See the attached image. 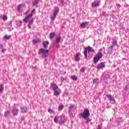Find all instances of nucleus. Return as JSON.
Here are the masks:
<instances>
[{
    "instance_id": "nucleus-23",
    "label": "nucleus",
    "mask_w": 129,
    "mask_h": 129,
    "mask_svg": "<svg viewBox=\"0 0 129 129\" xmlns=\"http://www.w3.org/2000/svg\"><path fill=\"white\" fill-rule=\"evenodd\" d=\"M11 35H5L4 37V38L5 39V40H9V39H11Z\"/></svg>"
},
{
    "instance_id": "nucleus-26",
    "label": "nucleus",
    "mask_w": 129,
    "mask_h": 129,
    "mask_svg": "<svg viewBox=\"0 0 129 129\" xmlns=\"http://www.w3.org/2000/svg\"><path fill=\"white\" fill-rule=\"evenodd\" d=\"M117 43V41L116 40H114L111 47H112V48H113V47H115V45H116Z\"/></svg>"
},
{
    "instance_id": "nucleus-42",
    "label": "nucleus",
    "mask_w": 129,
    "mask_h": 129,
    "mask_svg": "<svg viewBox=\"0 0 129 129\" xmlns=\"http://www.w3.org/2000/svg\"><path fill=\"white\" fill-rule=\"evenodd\" d=\"M70 117H71L72 118H73L74 117L73 116V113H70Z\"/></svg>"
},
{
    "instance_id": "nucleus-14",
    "label": "nucleus",
    "mask_w": 129,
    "mask_h": 129,
    "mask_svg": "<svg viewBox=\"0 0 129 129\" xmlns=\"http://www.w3.org/2000/svg\"><path fill=\"white\" fill-rule=\"evenodd\" d=\"M107 97L108 98V99H109L110 101H113L114 102H115V100L113 99V97L111 95H107Z\"/></svg>"
},
{
    "instance_id": "nucleus-46",
    "label": "nucleus",
    "mask_w": 129,
    "mask_h": 129,
    "mask_svg": "<svg viewBox=\"0 0 129 129\" xmlns=\"http://www.w3.org/2000/svg\"><path fill=\"white\" fill-rule=\"evenodd\" d=\"M5 52H6V49H3L2 50V53H4Z\"/></svg>"
},
{
    "instance_id": "nucleus-44",
    "label": "nucleus",
    "mask_w": 129,
    "mask_h": 129,
    "mask_svg": "<svg viewBox=\"0 0 129 129\" xmlns=\"http://www.w3.org/2000/svg\"><path fill=\"white\" fill-rule=\"evenodd\" d=\"M93 83H97V79H94L93 80Z\"/></svg>"
},
{
    "instance_id": "nucleus-4",
    "label": "nucleus",
    "mask_w": 129,
    "mask_h": 129,
    "mask_svg": "<svg viewBox=\"0 0 129 129\" xmlns=\"http://www.w3.org/2000/svg\"><path fill=\"white\" fill-rule=\"evenodd\" d=\"M80 115L83 117V118H87V117L90 116V112H89V109H85L84 110V112L81 113Z\"/></svg>"
},
{
    "instance_id": "nucleus-21",
    "label": "nucleus",
    "mask_w": 129,
    "mask_h": 129,
    "mask_svg": "<svg viewBox=\"0 0 129 129\" xmlns=\"http://www.w3.org/2000/svg\"><path fill=\"white\" fill-rule=\"evenodd\" d=\"M32 42L34 43V44H36V43L40 42V39L39 38H36L35 39L32 40Z\"/></svg>"
},
{
    "instance_id": "nucleus-25",
    "label": "nucleus",
    "mask_w": 129,
    "mask_h": 129,
    "mask_svg": "<svg viewBox=\"0 0 129 129\" xmlns=\"http://www.w3.org/2000/svg\"><path fill=\"white\" fill-rule=\"evenodd\" d=\"M4 84H1V88H0V93H1L2 92H3V91H4Z\"/></svg>"
},
{
    "instance_id": "nucleus-2",
    "label": "nucleus",
    "mask_w": 129,
    "mask_h": 129,
    "mask_svg": "<svg viewBox=\"0 0 129 129\" xmlns=\"http://www.w3.org/2000/svg\"><path fill=\"white\" fill-rule=\"evenodd\" d=\"M49 50H45L44 48H41L39 49V54H41V53H42V58L45 59V61L47 60V58H48V56H49L48 53Z\"/></svg>"
},
{
    "instance_id": "nucleus-39",
    "label": "nucleus",
    "mask_w": 129,
    "mask_h": 129,
    "mask_svg": "<svg viewBox=\"0 0 129 129\" xmlns=\"http://www.w3.org/2000/svg\"><path fill=\"white\" fill-rule=\"evenodd\" d=\"M19 27H21L22 26V24H23V22H22V21L19 20Z\"/></svg>"
},
{
    "instance_id": "nucleus-8",
    "label": "nucleus",
    "mask_w": 129,
    "mask_h": 129,
    "mask_svg": "<svg viewBox=\"0 0 129 129\" xmlns=\"http://www.w3.org/2000/svg\"><path fill=\"white\" fill-rule=\"evenodd\" d=\"M32 15H27L25 19H23V22H24L25 23H28V22H29V21H30L31 19H32Z\"/></svg>"
},
{
    "instance_id": "nucleus-31",
    "label": "nucleus",
    "mask_w": 129,
    "mask_h": 129,
    "mask_svg": "<svg viewBox=\"0 0 129 129\" xmlns=\"http://www.w3.org/2000/svg\"><path fill=\"white\" fill-rule=\"evenodd\" d=\"M3 21H7L8 20V16L4 15L2 17Z\"/></svg>"
},
{
    "instance_id": "nucleus-47",
    "label": "nucleus",
    "mask_w": 129,
    "mask_h": 129,
    "mask_svg": "<svg viewBox=\"0 0 129 129\" xmlns=\"http://www.w3.org/2000/svg\"><path fill=\"white\" fill-rule=\"evenodd\" d=\"M12 21H10V22L9 24L10 26V27H12Z\"/></svg>"
},
{
    "instance_id": "nucleus-16",
    "label": "nucleus",
    "mask_w": 129,
    "mask_h": 129,
    "mask_svg": "<svg viewBox=\"0 0 129 129\" xmlns=\"http://www.w3.org/2000/svg\"><path fill=\"white\" fill-rule=\"evenodd\" d=\"M65 121V116L64 115H61L60 116V124H63Z\"/></svg>"
},
{
    "instance_id": "nucleus-19",
    "label": "nucleus",
    "mask_w": 129,
    "mask_h": 129,
    "mask_svg": "<svg viewBox=\"0 0 129 129\" xmlns=\"http://www.w3.org/2000/svg\"><path fill=\"white\" fill-rule=\"evenodd\" d=\"M55 37V33L51 32L49 35V38L50 40H53V38H54Z\"/></svg>"
},
{
    "instance_id": "nucleus-41",
    "label": "nucleus",
    "mask_w": 129,
    "mask_h": 129,
    "mask_svg": "<svg viewBox=\"0 0 129 129\" xmlns=\"http://www.w3.org/2000/svg\"><path fill=\"white\" fill-rule=\"evenodd\" d=\"M116 7L118 8V9H119V8H120V5L118 4H116Z\"/></svg>"
},
{
    "instance_id": "nucleus-52",
    "label": "nucleus",
    "mask_w": 129,
    "mask_h": 129,
    "mask_svg": "<svg viewBox=\"0 0 129 129\" xmlns=\"http://www.w3.org/2000/svg\"><path fill=\"white\" fill-rule=\"evenodd\" d=\"M120 122H122V121H123V120H121V121H120Z\"/></svg>"
},
{
    "instance_id": "nucleus-22",
    "label": "nucleus",
    "mask_w": 129,
    "mask_h": 129,
    "mask_svg": "<svg viewBox=\"0 0 129 129\" xmlns=\"http://www.w3.org/2000/svg\"><path fill=\"white\" fill-rule=\"evenodd\" d=\"M59 95H60V93H59L57 90L54 91L53 93V95H54L55 96H58Z\"/></svg>"
},
{
    "instance_id": "nucleus-3",
    "label": "nucleus",
    "mask_w": 129,
    "mask_h": 129,
    "mask_svg": "<svg viewBox=\"0 0 129 129\" xmlns=\"http://www.w3.org/2000/svg\"><path fill=\"white\" fill-rule=\"evenodd\" d=\"M87 52L88 53H90V52H92L93 53H94L95 52V50L92 48V47L90 46H88L87 47H86L85 48V50L84 51V54L85 57V59H88L87 58Z\"/></svg>"
},
{
    "instance_id": "nucleus-5",
    "label": "nucleus",
    "mask_w": 129,
    "mask_h": 129,
    "mask_svg": "<svg viewBox=\"0 0 129 129\" xmlns=\"http://www.w3.org/2000/svg\"><path fill=\"white\" fill-rule=\"evenodd\" d=\"M59 13V7H56L54 8L53 10V14L52 16L51 17V20L52 21H54L55 19H56V16L58 15Z\"/></svg>"
},
{
    "instance_id": "nucleus-43",
    "label": "nucleus",
    "mask_w": 129,
    "mask_h": 129,
    "mask_svg": "<svg viewBox=\"0 0 129 129\" xmlns=\"http://www.w3.org/2000/svg\"><path fill=\"white\" fill-rule=\"evenodd\" d=\"M102 127L101 125H98V127L97 128V129H102Z\"/></svg>"
},
{
    "instance_id": "nucleus-38",
    "label": "nucleus",
    "mask_w": 129,
    "mask_h": 129,
    "mask_svg": "<svg viewBox=\"0 0 129 129\" xmlns=\"http://www.w3.org/2000/svg\"><path fill=\"white\" fill-rule=\"evenodd\" d=\"M64 1L65 0H58V2L61 4V5H63Z\"/></svg>"
},
{
    "instance_id": "nucleus-1",
    "label": "nucleus",
    "mask_w": 129,
    "mask_h": 129,
    "mask_svg": "<svg viewBox=\"0 0 129 129\" xmlns=\"http://www.w3.org/2000/svg\"><path fill=\"white\" fill-rule=\"evenodd\" d=\"M103 49L102 48H101L99 50L97 54H96L93 58L94 63L95 64H96L99 60H100L102 58V56H103V54L101 52H100L101 51H102Z\"/></svg>"
},
{
    "instance_id": "nucleus-37",
    "label": "nucleus",
    "mask_w": 129,
    "mask_h": 129,
    "mask_svg": "<svg viewBox=\"0 0 129 129\" xmlns=\"http://www.w3.org/2000/svg\"><path fill=\"white\" fill-rule=\"evenodd\" d=\"M21 7H22V5H19L17 7V11H18V12H20L21 11Z\"/></svg>"
},
{
    "instance_id": "nucleus-9",
    "label": "nucleus",
    "mask_w": 129,
    "mask_h": 129,
    "mask_svg": "<svg viewBox=\"0 0 129 129\" xmlns=\"http://www.w3.org/2000/svg\"><path fill=\"white\" fill-rule=\"evenodd\" d=\"M104 67H105V65H104V62H101L97 66V69L98 70H100V69H102V68H104Z\"/></svg>"
},
{
    "instance_id": "nucleus-33",
    "label": "nucleus",
    "mask_w": 129,
    "mask_h": 129,
    "mask_svg": "<svg viewBox=\"0 0 129 129\" xmlns=\"http://www.w3.org/2000/svg\"><path fill=\"white\" fill-rule=\"evenodd\" d=\"M35 12H36V9H33L32 11H31V13L29 15H31V16L33 17V15L35 14Z\"/></svg>"
},
{
    "instance_id": "nucleus-55",
    "label": "nucleus",
    "mask_w": 129,
    "mask_h": 129,
    "mask_svg": "<svg viewBox=\"0 0 129 129\" xmlns=\"http://www.w3.org/2000/svg\"><path fill=\"white\" fill-rule=\"evenodd\" d=\"M119 119H120V118H121V117H120V118H119Z\"/></svg>"
},
{
    "instance_id": "nucleus-32",
    "label": "nucleus",
    "mask_w": 129,
    "mask_h": 129,
    "mask_svg": "<svg viewBox=\"0 0 129 129\" xmlns=\"http://www.w3.org/2000/svg\"><path fill=\"white\" fill-rule=\"evenodd\" d=\"M54 121L55 123H58V117L55 116L54 118Z\"/></svg>"
},
{
    "instance_id": "nucleus-54",
    "label": "nucleus",
    "mask_w": 129,
    "mask_h": 129,
    "mask_svg": "<svg viewBox=\"0 0 129 129\" xmlns=\"http://www.w3.org/2000/svg\"><path fill=\"white\" fill-rule=\"evenodd\" d=\"M12 30H14V28H12V29H11V31H12Z\"/></svg>"
},
{
    "instance_id": "nucleus-51",
    "label": "nucleus",
    "mask_w": 129,
    "mask_h": 129,
    "mask_svg": "<svg viewBox=\"0 0 129 129\" xmlns=\"http://www.w3.org/2000/svg\"><path fill=\"white\" fill-rule=\"evenodd\" d=\"M115 67H116L115 65H113V68H115Z\"/></svg>"
},
{
    "instance_id": "nucleus-10",
    "label": "nucleus",
    "mask_w": 129,
    "mask_h": 129,
    "mask_svg": "<svg viewBox=\"0 0 129 129\" xmlns=\"http://www.w3.org/2000/svg\"><path fill=\"white\" fill-rule=\"evenodd\" d=\"M88 24H89V22H85L81 24L80 27L83 28H85L88 26Z\"/></svg>"
},
{
    "instance_id": "nucleus-7",
    "label": "nucleus",
    "mask_w": 129,
    "mask_h": 129,
    "mask_svg": "<svg viewBox=\"0 0 129 129\" xmlns=\"http://www.w3.org/2000/svg\"><path fill=\"white\" fill-rule=\"evenodd\" d=\"M92 8H97V7H99V1H95L93 3H92Z\"/></svg>"
},
{
    "instance_id": "nucleus-18",
    "label": "nucleus",
    "mask_w": 129,
    "mask_h": 129,
    "mask_svg": "<svg viewBox=\"0 0 129 129\" xmlns=\"http://www.w3.org/2000/svg\"><path fill=\"white\" fill-rule=\"evenodd\" d=\"M107 53L109 55L112 54V46H110L107 49Z\"/></svg>"
},
{
    "instance_id": "nucleus-40",
    "label": "nucleus",
    "mask_w": 129,
    "mask_h": 129,
    "mask_svg": "<svg viewBox=\"0 0 129 129\" xmlns=\"http://www.w3.org/2000/svg\"><path fill=\"white\" fill-rule=\"evenodd\" d=\"M85 70H84V68H83L80 70V72H82V73H84V72H85Z\"/></svg>"
},
{
    "instance_id": "nucleus-49",
    "label": "nucleus",
    "mask_w": 129,
    "mask_h": 129,
    "mask_svg": "<svg viewBox=\"0 0 129 129\" xmlns=\"http://www.w3.org/2000/svg\"><path fill=\"white\" fill-rule=\"evenodd\" d=\"M124 90L125 91H127V90H128V89L126 87L125 88H124Z\"/></svg>"
},
{
    "instance_id": "nucleus-6",
    "label": "nucleus",
    "mask_w": 129,
    "mask_h": 129,
    "mask_svg": "<svg viewBox=\"0 0 129 129\" xmlns=\"http://www.w3.org/2000/svg\"><path fill=\"white\" fill-rule=\"evenodd\" d=\"M58 86H57V85H56V84L54 83H51L50 84V89H51V90H53V91L57 90H58Z\"/></svg>"
},
{
    "instance_id": "nucleus-15",
    "label": "nucleus",
    "mask_w": 129,
    "mask_h": 129,
    "mask_svg": "<svg viewBox=\"0 0 129 129\" xmlns=\"http://www.w3.org/2000/svg\"><path fill=\"white\" fill-rule=\"evenodd\" d=\"M13 114L14 115H18V113L19 112V109L18 108H13Z\"/></svg>"
},
{
    "instance_id": "nucleus-17",
    "label": "nucleus",
    "mask_w": 129,
    "mask_h": 129,
    "mask_svg": "<svg viewBox=\"0 0 129 129\" xmlns=\"http://www.w3.org/2000/svg\"><path fill=\"white\" fill-rule=\"evenodd\" d=\"M44 49H47L48 48V45H49V42L48 41H43L42 42Z\"/></svg>"
},
{
    "instance_id": "nucleus-12",
    "label": "nucleus",
    "mask_w": 129,
    "mask_h": 129,
    "mask_svg": "<svg viewBox=\"0 0 129 129\" xmlns=\"http://www.w3.org/2000/svg\"><path fill=\"white\" fill-rule=\"evenodd\" d=\"M21 111L23 113H26L28 111V108L26 106L21 107Z\"/></svg>"
},
{
    "instance_id": "nucleus-13",
    "label": "nucleus",
    "mask_w": 129,
    "mask_h": 129,
    "mask_svg": "<svg viewBox=\"0 0 129 129\" xmlns=\"http://www.w3.org/2000/svg\"><path fill=\"white\" fill-rule=\"evenodd\" d=\"M69 112L71 111H72V110H75L76 109V106H75V105L72 104L69 107Z\"/></svg>"
},
{
    "instance_id": "nucleus-30",
    "label": "nucleus",
    "mask_w": 129,
    "mask_h": 129,
    "mask_svg": "<svg viewBox=\"0 0 129 129\" xmlns=\"http://www.w3.org/2000/svg\"><path fill=\"white\" fill-rule=\"evenodd\" d=\"M71 79H72V80H74L75 81H76V80H77V77L75 76H73L71 77Z\"/></svg>"
},
{
    "instance_id": "nucleus-36",
    "label": "nucleus",
    "mask_w": 129,
    "mask_h": 129,
    "mask_svg": "<svg viewBox=\"0 0 129 129\" xmlns=\"http://www.w3.org/2000/svg\"><path fill=\"white\" fill-rule=\"evenodd\" d=\"M84 119H85V120H86L88 122H90V121H91V120H90V119L88 117Z\"/></svg>"
},
{
    "instance_id": "nucleus-53",
    "label": "nucleus",
    "mask_w": 129,
    "mask_h": 129,
    "mask_svg": "<svg viewBox=\"0 0 129 129\" xmlns=\"http://www.w3.org/2000/svg\"><path fill=\"white\" fill-rule=\"evenodd\" d=\"M28 14V12H26V15H27Z\"/></svg>"
},
{
    "instance_id": "nucleus-11",
    "label": "nucleus",
    "mask_w": 129,
    "mask_h": 129,
    "mask_svg": "<svg viewBox=\"0 0 129 129\" xmlns=\"http://www.w3.org/2000/svg\"><path fill=\"white\" fill-rule=\"evenodd\" d=\"M79 56H80V53H78L76 54L75 57V61L77 62H79V61H80V57H79Z\"/></svg>"
},
{
    "instance_id": "nucleus-20",
    "label": "nucleus",
    "mask_w": 129,
    "mask_h": 129,
    "mask_svg": "<svg viewBox=\"0 0 129 129\" xmlns=\"http://www.w3.org/2000/svg\"><path fill=\"white\" fill-rule=\"evenodd\" d=\"M61 37L59 36L58 37H56L55 39V42L56 43H60L61 42Z\"/></svg>"
},
{
    "instance_id": "nucleus-35",
    "label": "nucleus",
    "mask_w": 129,
    "mask_h": 129,
    "mask_svg": "<svg viewBox=\"0 0 129 129\" xmlns=\"http://www.w3.org/2000/svg\"><path fill=\"white\" fill-rule=\"evenodd\" d=\"M48 112H49V113H53V114H55V112L52 110V109H48Z\"/></svg>"
},
{
    "instance_id": "nucleus-34",
    "label": "nucleus",
    "mask_w": 129,
    "mask_h": 129,
    "mask_svg": "<svg viewBox=\"0 0 129 129\" xmlns=\"http://www.w3.org/2000/svg\"><path fill=\"white\" fill-rule=\"evenodd\" d=\"M54 46L55 47H56V48H60V44H59L58 43L55 42L54 44Z\"/></svg>"
},
{
    "instance_id": "nucleus-29",
    "label": "nucleus",
    "mask_w": 129,
    "mask_h": 129,
    "mask_svg": "<svg viewBox=\"0 0 129 129\" xmlns=\"http://www.w3.org/2000/svg\"><path fill=\"white\" fill-rule=\"evenodd\" d=\"M40 0H35L34 1V3L33 4V6H37V5H38V4H39V1Z\"/></svg>"
},
{
    "instance_id": "nucleus-48",
    "label": "nucleus",
    "mask_w": 129,
    "mask_h": 129,
    "mask_svg": "<svg viewBox=\"0 0 129 129\" xmlns=\"http://www.w3.org/2000/svg\"><path fill=\"white\" fill-rule=\"evenodd\" d=\"M3 47H4V45L3 44H1L0 45V49H3Z\"/></svg>"
},
{
    "instance_id": "nucleus-50",
    "label": "nucleus",
    "mask_w": 129,
    "mask_h": 129,
    "mask_svg": "<svg viewBox=\"0 0 129 129\" xmlns=\"http://www.w3.org/2000/svg\"><path fill=\"white\" fill-rule=\"evenodd\" d=\"M31 24H28V28L29 29H31Z\"/></svg>"
},
{
    "instance_id": "nucleus-28",
    "label": "nucleus",
    "mask_w": 129,
    "mask_h": 129,
    "mask_svg": "<svg viewBox=\"0 0 129 129\" xmlns=\"http://www.w3.org/2000/svg\"><path fill=\"white\" fill-rule=\"evenodd\" d=\"M28 22H29V24H29V25H33V24L34 23V19H31Z\"/></svg>"
},
{
    "instance_id": "nucleus-45",
    "label": "nucleus",
    "mask_w": 129,
    "mask_h": 129,
    "mask_svg": "<svg viewBox=\"0 0 129 129\" xmlns=\"http://www.w3.org/2000/svg\"><path fill=\"white\" fill-rule=\"evenodd\" d=\"M21 120H25V116H23L21 117Z\"/></svg>"
},
{
    "instance_id": "nucleus-24",
    "label": "nucleus",
    "mask_w": 129,
    "mask_h": 129,
    "mask_svg": "<svg viewBox=\"0 0 129 129\" xmlns=\"http://www.w3.org/2000/svg\"><path fill=\"white\" fill-rule=\"evenodd\" d=\"M63 108H64V105H63V104L60 105L58 106V111H61V110H62V109H63Z\"/></svg>"
},
{
    "instance_id": "nucleus-27",
    "label": "nucleus",
    "mask_w": 129,
    "mask_h": 129,
    "mask_svg": "<svg viewBox=\"0 0 129 129\" xmlns=\"http://www.w3.org/2000/svg\"><path fill=\"white\" fill-rule=\"evenodd\" d=\"M10 114V111H7L5 112V117H8L9 116V115Z\"/></svg>"
}]
</instances>
